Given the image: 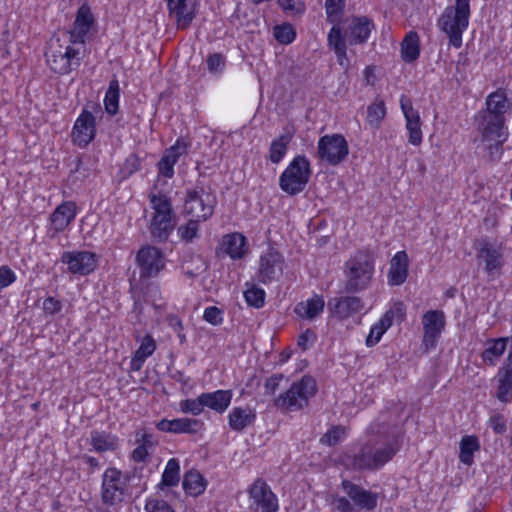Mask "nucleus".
Returning a JSON list of instances; mask_svg holds the SVG:
<instances>
[{"mask_svg":"<svg viewBox=\"0 0 512 512\" xmlns=\"http://www.w3.org/2000/svg\"><path fill=\"white\" fill-rule=\"evenodd\" d=\"M373 28V22L365 16L353 17L342 25L337 24L331 28L328 33V45L342 67L349 66L347 46L365 43Z\"/></svg>","mask_w":512,"mask_h":512,"instance_id":"f257e3e1","label":"nucleus"},{"mask_svg":"<svg viewBox=\"0 0 512 512\" xmlns=\"http://www.w3.org/2000/svg\"><path fill=\"white\" fill-rule=\"evenodd\" d=\"M46 61L52 71L66 75L78 69L86 56V45L60 37H53L49 41L46 53Z\"/></svg>","mask_w":512,"mask_h":512,"instance_id":"f03ea898","label":"nucleus"},{"mask_svg":"<svg viewBox=\"0 0 512 512\" xmlns=\"http://www.w3.org/2000/svg\"><path fill=\"white\" fill-rule=\"evenodd\" d=\"M475 121L477 123V131L480 134L477 146L478 151L487 162H498L503 155V144L508 137L505 120L478 113Z\"/></svg>","mask_w":512,"mask_h":512,"instance_id":"7ed1b4c3","label":"nucleus"},{"mask_svg":"<svg viewBox=\"0 0 512 512\" xmlns=\"http://www.w3.org/2000/svg\"><path fill=\"white\" fill-rule=\"evenodd\" d=\"M317 392V383L314 378L304 375L294 382L290 388L274 399V405L285 411H299L308 406L309 400Z\"/></svg>","mask_w":512,"mask_h":512,"instance_id":"20e7f679","label":"nucleus"},{"mask_svg":"<svg viewBox=\"0 0 512 512\" xmlns=\"http://www.w3.org/2000/svg\"><path fill=\"white\" fill-rule=\"evenodd\" d=\"M469 16V0H456L455 7L446 8L439 19L440 28L448 35L450 45L455 48L462 45V34L468 27Z\"/></svg>","mask_w":512,"mask_h":512,"instance_id":"39448f33","label":"nucleus"},{"mask_svg":"<svg viewBox=\"0 0 512 512\" xmlns=\"http://www.w3.org/2000/svg\"><path fill=\"white\" fill-rule=\"evenodd\" d=\"M398 448L393 444L373 445L367 443L352 456H348L350 464L356 470H376L390 461Z\"/></svg>","mask_w":512,"mask_h":512,"instance_id":"423d86ee","label":"nucleus"},{"mask_svg":"<svg viewBox=\"0 0 512 512\" xmlns=\"http://www.w3.org/2000/svg\"><path fill=\"white\" fill-rule=\"evenodd\" d=\"M311 173L309 160L303 155H298L280 175L279 186L288 195H297L306 188Z\"/></svg>","mask_w":512,"mask_h":512,"instance_id":"0eeeda50","label":"nucleus"},{"mask_svg":"<svg viewBox=\"0 0 512 512\" xmlns=\"http://www.w3.org/2000/svg\"><path fill=\"white\" fill-rule=\"evenodd\" d=\"M374 273V264L371 258L363 253L357 252L346 262V284L348 292H357L368 287Z\"/></svg>","mask_w":512,"mask_h":512,"instance_id":"6e6552de","label":"nucleus"},{"mask_svg":"<svg viewBox=\"0 0 512 512\" xmlns=\"http://www.w3.org/2000/svg\"><path fill=\"white\" fill-rule=\"evenodd\" d=\"M216 196L209 187L196 186L187 191L184 213L197 220H207L214 212Z\"/></svg>","mask_w":512,"mask_h":512,"instance_id":"1a4fd4ad","label":"nucleus"},{"mask_svg":"<svg viewBox=\"0 0 512 512\" xmlns=\"http://www.w3.org/2000/svg\"><path fill=\"white\" fill-rule=\"evenodd\" d=\"M349 154V146L340 134L324 135L318 141L317 156L329 165L340 164Z\"/></svg>","mask_w":512,"mask_h":512,"instance_id":"9d476101","label":"nucleus"},{"mask_svg":"<svg viewBox=\"0 0 512 512\" xmlns=\"http://www.w3.org/2000/svg\"><path fill=\"white\" fill-rule=\"evenodd\" d=\"M126 488L127 477L116 468H108L102 477V501L110 505L122 502Z\"/></svg>","mask_w":512,"mask_h":512,"instance_id":"9b49d317","label":"nucleus"},{"mask_svg":"<svg viewBox=\"0 0 512 512\" xmlns=\"http://www.w3.org/2000/svg\"><path fill=\"white\" fill-rule=\"evenodd\" d=\"M250 508L254 511L277 512L278 500L265 480L256 479L248 489Z\"/></svg>","mask_w":512,"mask_h":512,"instance_id":"f8f14e48","label":"nucleus"},{"mask_svg":"<svg viewBox=\"0 0 512 512\" xmlns=\"http://www.w3.org/2000/svg\"><path fill=\"white\" fill-rule=\"evenodd\" d=\"M136 263L140 268V277L151 278L164 269L165 256L159 248L146 245L137 252Z\"/></svg>","mask_w":512,"mask_h":512,"instance_id":"ddd939ff","label":"nucleus"},{"mask_svg":"<svg viewBox=\"0 0 512 512\" xmlns=\"http://www.w3.org/2000/svg\"><path fill=\"white\" fill-rule=\"evenodd\" d=\"M94 22L95 19L90 7L83 4L76 13V18L72 28L67 32H64L62 35H64L65 38L81 42V44L85 45L86 41L89 39Z\"/></svg>","mask_w":512,"mask_h":512,"instance_id":"4468645a","label":"nucleus"},{"mask_svg":"<svg viewBox=\"0 0 512 512\" xmlns=\"http://www.w3.org/2000/svg\"><path fill=\"white\" fill-rule=\"evenodd\" d=\"M423 344L427 349L436 345L445 328L446 320L443 311L429 310L422 316Z\"/></svg>","mask_w":512,"mask_h":512,"instance_id":"2eb2a0df","label":"nucleus"},{"mask_svg":"<svg viewBox=\"0 0 512 512\" xmlns=\"http://www.w3.org/2000/svg\"><path fill=\"white\" fill-rule=\"evenodd\" d=\"M283 258L275 250H269L264 253L259 260L257 279L266 284L277 280L283 273Z\"/></svg>","mask_w":512,"mask_h":512,"instance_id":"dca6fc26","label":"nucleus"},{"mask_svg":"<svg viewBox=\"0 0 512 512\" xmlns=\"http://www.w3.org/2000/svg\"><path fill=\"white\" fill-rule=\"evenodd\" d=\"M62 262L68 265L70 272L81 275L91 273L97 266L96 255L88 251L65 252Z\"/></svg>","mask_w":512,"mask_h":512,"instance_id":"f3484780","label":"nucleus"},{"mask_svg":"<svg viewBox=\"0 0 512 512\" xmlns=\"http://www.w3.org/2000/svg\"><path fill=\"white\" fill-rule=\"evenodd\" d=\"M342 489L346 495L353 501L354 507L372 511L377 507L378 495L369 490L354 484L349 480L342 481Z\"/></svg>","mask_w":512,"mask_h":512,"instance_id":"a211bd4d","label":"nucleus"},{"mask_svg":"<svg viewBox=\"0 0 512 512\" xmlns=\"http://www.w3.org/2000/svg\"><path fill=\"white\" fill-rule=\"evenodd\" d=\"M400 106L406 119V129L409 132L408 142L414 146H419L422 143L419 113L414 109L411 100L404 95L400 99Z\"/></svg>","mask_w":512,"mask_h":512,"instance_id":"6ab92c4d","label":"nucleus"},{"mask_svg":"<svg viewBox=\"0 0 512 512\" xmlns=\"http://www.w3.org/2000/svg\"><path fill=\"white\" fill-rule=\"evenodd\" d=\"M95 132V118L92 113L84 110L75 121L72 141L80 147H85L94 139Z\"/></svg>","mask_w":512,"mask_h":512,"instance_id":"aec40b11","label":"nucleus"},{"mask_svg":"<svg viewBox=\"0 0 512 512\" xmlns=\"http://www.w3.org/2000/svg\"><path fill=\"white\" fill-rule=\"evenodd\" d=\"M362 308V300L357 296L335 297L328 302V309L331 314L340 319H346Z\"/></svg>","mask_w":512,"mask_h":512,"instance_id":"412c9836","label":"nucleus"},{"mask_svg":"<svg viewBox=\"0 0 512 512\" xmlns=\"http://www.w3.org/2000/svg\"><path fill=\"white\" fill-rule=\"evenodd\" d=\"M486 109L479 113L487 116H495L497 119L505 120V114L511 109L512 102L507 98L504 90L498 89L489 94L486 98Z\"/></svg>","mask_w":512,"mask_h":512,"instance_id":"4be33fe9","label":"nucleus"},{"mask_svg":"<svg viewBox=\"0 0 512 512\" xmlns=\"http://www.w3.org/2000/svg\"><path fill=\"white\" fill-rule=\"evenodd\" d=\"M188 145L183 140H177L176 143L167 149L158 162L159 174L171 178L174 175V165L180 156L187 153Z\"/></svg>","mask_w":512,"mask_h":512,"instance_id":"5701e85b","label":"nucleus"},{"mask_svg":"<svg viewBox=\"0 0 512 512\" xmlns=\"http://www.w3.org/2000/svg\"><path fill=\"white\" fill-rule=\"evenodd\" d=\"M202 423L192 418L162 419L156 425L157 429L169 433L195 434L201 428Z\"/></svg>","mask_w":512,"mask_h":512,"instance_id":"b1692460","label":"nucleus"},{"mask_svg":"<svg viewBox=\"0 0 512 512\" xmlns=\"http://www.w3.org/2000/svg\"><path fill=\"white\" fill-rule=\"evenodd\" d=\"M77 207L74 202L67 201L59 205L50 216L51 228L56 232L64 231L74 220Z\"/></svg>","mask_w":512,"mask_h":512,"instance_id":"393cba45","label":"nucleus"},{"mask_svg":"<svg viewBox=\"0 0 512 512\" xmlns=\"http://www.w3.org/2000/svg\"><path fill=\"white\" fill-rule=\"evenodd\" d=\"M477 257L485 263V270L491 274L500 270L503 266V248L501 245L495 246L485 241L479 249Z\"/></svg>","mask_w":512,"mask_h":512,"instance_id":"a878e982","label":"nucleus"},{"mask_svg":"<svg viewBox=\"0 0 512 512\" xmlns=\"http://www.w3.org/2000/svg\"><path fill=\"white\" fill-rule=\"evenodd\" d=\"M497 392L496 397L502 403H508L512 400V364L507 362L499 368L496 375Z\"/></svg>","mask_w":512,"mask_h":512,"instance_id":"bb28decb","label":"nucleus"},{"mask_svg":"<svg viewBox=\"0 0 512 512\" xmlns=\"http://www.w3.org/2000/svg\"><path fill=\"white\" fill-rule=\"evenodd\" d=\"M408 255L405 251L397 252L391 259L389 271V283L391 285H401L408 276Z\"/></svg>","mask_w":512,"mask_h":512,"instance_id":"cd10ccee","label":"nucleus"},{"mask_svg":"<svg viewBox=\"0 0 512 512\" xmlns=\"http://www.w3.org/2000/svg\"><path fill=\"white\" fill-rule=\"evenodd\" d=\"M169 13L175 18L179 29H186L193 21L195 15L187 5V0H167Z\"/></svg>","mask_w":512,"mask_h":512,"instance_id":"c85d7f7f","label":"nucleus"},{"mask_svg":"<svg viewBox=\"0 0 512 512\" xmlns=\"http://www.w3.org/2000/svg\"><path fill=\"white\" fill-rule=\"evenodd\" d=\"M222 247L232 259H241L247 253L246 239L240 233L224 236Z\"/></svg>","mask_w":512,"mask_h":512,"instance_id":"c756f323","label":"nucleus"},{"mask_svg":"<svg viewBox=\"0 0 512 512\" xmlns=\"http://www.w3.org/2000/svg\"><path fill=\"white\" fill-rule=\"evenodd\" d=\"M405 306L403 303L395 304L390 310H388L380 320L373 325L375 334L383 335L388 328L393 324L394 320L402 321L405 317Z\"/></svg>","mask_w":512,"mask_h":512,"instance_id":"7c9ffc66","label":"nucleus"},{"mask_svg":"<svg viewBox=\"0 0 512 512\" xmlns=\"http://www.w3.org/2000/svg\"><path fill=\"white\" fill-rule=\"evenodd\" d=\"M325 302L322 296L315 295L305 302H300L295 306V313L304 319L312 320L323 312Z\"/></svg>","mask_w":512,"mask_h":512,"instance_id":"2f4dec72","label":"nucleus"},{"mask_svg":"<svg viewBox=\"0 0 512 512\" xmlns=\"http://www.w3.org/2000/svg\"><path fill=\"white\" fill-rule=\"evenodd\" d=\"M255 420V413L251 408L236 407L228 416L229 426L235 431H242Z\"/></svg>","mask_w":512,"mask_h":512,"instance_id":"473e14b6","label":"nucleus"},{"mask_svg":"<svg viewBox=\"0 0 512 512\" xmlns=\"http://www.w3.org/2000/svg\"><path fill=\"white\" fill-rule=\"evenodd\" d=\"M202 394L205 406L219 413L224 412L228 408L232 399L231 390H217Z\"/></svg>","mask_w":512,"mask_h":512,"instance_id":"72a5a7b5","label":"nucleus"},{"mask_svg":"<svg viewBox=\"0 0 512 512\" xmlns=\"http://www.w3.org/2000/svg\"><path fill=\"white\" fill-rule=\"evenodd\" d=\"M175 222L173 216H153L150 232L151 235L159 241L168 239L170 233L174 229Z\"/></svg>","mask_w":512,"mask_h":512,"instance_id":"f704fd0d","label":"nucleus"},{"mask_svg":"<svg viewBox=\"0 0 512 512\" xmlns=\"http://www.w3.org/2000/svg\"><path fill=\"white\" fill-rule=\"evenodd\" d=\"M156 349V342L151 335L147 334L141 341L140 347L135 351L131 360V369L138 371L145 360L151 356Z\"/></svg>","mask_w":512,"mask_h":512,"instance_id":"c9c22d12","label":"nucleus"},{"mask_svg":"<svg viewBox=\"0 0 512 512\" xmlns=\"http://www.w3.org/2000/svg\"><path fill=\"white\" fill-rule=\"evenodd\" d=\"M420 54V41L419 36L416 32L410 31L404 37L401 43V55L402 59L411 63L418 59Z\"/></svg>","mask_w":512,"mask_h":512,"instance_id":"e433bc0d","label":"nucleus"},{"mask_svg":"<svg viewBox=\"0 0 512 512\" xmlns=\"http://www.w3.org/2000/svg\"><path fill=\"white\" fill-rule=\"evenodd\" d=\"M292 137L293 133L287 131L271 142L269 148V160L272 163L277 164L282 160L287 152V148Z\"/></svg>","mask_w":512,"mask_h":512,"instance_id":"4c0bfd02","label":"nucleus"},{"mask_svg":"<svg viewBox=\"0 0 512 512\" xmlns=\"http://www.w3.org/2000/svg\"><path fill=\"white\" fill-rule=\"evenodd\" d=\"M507 338H497L488 342V347L482 352V360L485 364L495 366L498 358L506 350Z\"/></svg>","mask_w":512,"mask_h":512,"instance_id":"58836bf2","label":"nucleus"},{"mask_svg":"<svg viewBox=\"0 0 512 512\" xmlns=\"http://www.w3.org/2000/svg\"><path fill=\"white\" fill-rule=\"evenodd\" d=\"M206 482L203 476L196 470L188 471L183 479V489L189 495L196 497L204 492Z\"/></svg>","mask_w":512,"mask_h":512,"instance_id":"ea45409f","label":"nucleus"},{"mask_svg":"<svg viewBox=\"0 0 512 512\" xmlns=\"http://www.w3.org/2000/svg\"><path fill=\"white\" fill-rule=\"evenodd\" d=\"M478 449L479 443L475 436H464L460 442V461L465 465H471L473 463V454Z\"/></svg>","mask_w":512,"mask_h":512,"instance_id":"a19ab883","label":"nucleus"},{"mask_svg":"<svg viewBox=\"0 0 512 512\" xmlns=\"http://www.w3.org/2000/svg\"><path fill=\"white\" fill-rule=\"evenodd\" d=\"M150 202L154 210L153 216H173L172 205L170 199L166 195L152 194L150 195Z\"/></svg>","mask_w":512,"mask_h":512,"instance_id":"79ce46f5","label":"nucleus"},{"mask_svg":"<svg viewBox=\"0 0 512 512\" xmlns=\"http://www.w3.org/2000/svg\"><path fill=\"white\" fill-rule=\"evenodd\" d=\"M386 116V106L383 100H376L367 108V122L374 127H378L380 122Z\"/></svg>","mask_w":512,"mask_h":512,"instance_id":"37998d69","label":"nucleus"},{"mask_svg":"<svg viewBox=\"0 0 512 512\" xmlns=\"http://www.w3.org/2000/svg\"><path fill=\"white\" fill-rule=\"evenodd\" d=\"M91 444L93 448L100 453L114 450L116 447V442L113 437H110L109 435L100 432L92 433Z\"/></svg>","mask_w":512,"mask_h":512,"instance_id":"c03bdc74","label":"nucleus"},{"mask_svg":"<svg viewBox=\"0 0 512 512\" xmlns=\"http://www.w3.org/2000/svg\"><path fill=\"white\" fill-rule=\"evenodd\" d=\"M119 84L117 80H112L106 92L104 104L107 112L114 115L118 111Z\"/></svg>","mask_w":512,"mask_h":512,"instance_id":"a18cd8bd","label":"nucleus"},{"mask_svg":"<svg viewBox=\"0 0 512 512\" xmlns=\"http://www.w3.org/2000/svg\"><path fill=\"white\" fill-rule=\"evenodd\" d=\"M180 466L176 459L172 458L168 461L166 468L162 474L161 484L165 486H175L179 482Z\"/></svg>","mask_w":512,"mask_h":512,"instance_id":"49530a36","label":"nucleus"},{"mask_svg":"<svg viewBox=\"0 0 512 512\" xmlns=\"http://www.w3.org/2000/svg\"><path fill=\"white\" fill-rule=\"evenodd\" d=\"M346 436V429L341 425L333 426L321 438L320 443L327 446H335Z\"/></svg>","mask_w":512,"mask_h":512,"instance_id":"de8ad7c7","label":"nucleus"},{"mask_svg":"<svg viewBox=\"0 0 512 512\" xmlns=\"http://www.w3.org/2000/svg\"><path fill=\"white\" fill-rule=\"evenodd\" d=\"M244 297L248 305L255 308H260L265 302V292L263 289L256 286H251L244 292Z\"/></svg>","mask_w":512,"mask_h":512,"instance_id":"09e8293b","label":"nucleus"},{"mask_svg":"<svg viewBox=\"0 0 512 512\" xmlns=\"http://www.w3.org/2000/svg\"><path fill=\"white\" fill-rule=\"evenodd\" d=\"M205 407L203 394H200L196 399H186L180 402V409L184 413H191L192 415H199Z\"/></svg>","mask_w":512,"mask_h":512,"instance_id":"8fccbe9b","label":"nucleus"},{"mask_svg":"<svg viewBox=\"0 0 512 512\" xmlns=\"http://www.w3.org/2000/svg\"><path fill=\"white\" fill-rule=\"evenodd\" d=\"M296 33L291 24H283L274 28V37L281 44H289L295 39Z\"/></svg>","mask_w":512,"mask_h":512,"instance_id":"3c124183","label":"nucleus"},{"mask_svg":"<svg viewBox=\"0 0 512 512\" xmlns=\"http://www.w3.org/2000/svg\"><path fill=\"white\" fill-rule=\"evenodd\" d=\"M202 220H197L196 218L191 217V219L185 224L178 228V234L181 239L190 242L192 241L198 233V223Z\"/></svg>","mask_w":512,"mask_h":512,"instance_id":"603ef678","label":"nucleus"},{"mask_svg":"<svg viewBox=\"0 0 512 512\" xmlns=\"http://www.w3.org/2000/svg\"><path fill=\"white\" fill-rule=\"evenodd\" d=\"M344 4L345 0H326L325 8L329 21H336L338 15L344 8Z\"/></svg>","mask_w":512,"mask_h":512,"instance_id":"864d4df0","label":"nucleus"},{"mask_svg":"<svg viewBox=\"0 0 512 512\" xmlns=\"http://www.w3.org/2000/svg\"><path fill=\"white\" fill-rule=\"evenodd\" d=\"M146 512H174L172 507L164 500L150 498L145 505Z\"/></svg>","mask_w":512,"mask_h":512,"instance_id":"5fc2aeb1","label":"nucleus"},{"mask_svg":"<svg viewBox=\"0 0 512 512\" xmlns=\"http://www.w3.org/2000/svg\"><path fill=\"white\" fill-rule=\"evenodd\" d=\"M278 5L289 15L302 14L305 11L304 4L294 0H278Z\"/></svg>","mask_w":512,"mask_h":512,"instance_id":"6e6d98bb","label":"nucleus"},{"mask_svg":"<svg viewBox=\"0 0 512 512\" xmlns=\"http://www.w3.org/2000/svg\"><path fill=\"white\" fill-rule=\"evenodd\" d=\"M203 318L212 325H219L223 320L222 311L215 306L207 307L204 311Z\"/></svg>","mask_w":512,"mask_h":512,"instance_id":"4d7b16f0","label":"nucleus"},{"mask_svg":"<svg viewBox=\"0 0 512 512\" xmlns=\"http://www.w3.org/2000/svg\"><path fill=\"white\" fill-rule=\"evenodd\" d=\"M489 425L497 434H503L507 430V421L501 414H495L490 417Z\"/></svg>","mask_w":512,"mask_h":512,"instance_id":"13d9d810","label":"nucleus"},{"mask_svg":"<svg viewBox=\"0 0 512 512\" xmlns=\"http://www.w3.org/2000/svg\"><path fill=\"white\" fill-rule=\"evenodd\" d=\"M208 70L212 73L219 72L224 67V57L219 53H214L207 58Z\"/></svg>","mask_w":512,"mask_h":512,"instance_id":"bf43d9fd","label":"nucleus"},{"mask_svg":"<svg viewBox=\"0 0 512 512\" xmlns=\"http://www.w3.org/2000/svg\"><path fill=\"white\" fill-rule=\"evenodd\" d=\"M140 166V158L135 154H131L126 158L124 162L123 172L126 175H131L138 171L140 169Z\"/></svg>","mask_w":512,"mask_h":512,"instance_id":"052dcab7","label":"nucleus"},{"mask_svg":"<svg viewBox=\"0 0 512 512\" xmlns=\"http://www.w3.org/2000/svg\"><path fill=\"white\" fill-rule=\"evenodd\" d=\"M15 279V273L8 266L0 267V291L12 284Z\"/></svg>","mask_w":512,"mask_h":512,"instance_id":"680f3d73","label":"nucleus"},{"mask_svg":"<svg viewBox=\"0 0 512 512\" xmlns=\"http://www.w3.org/2000/svg\"><path fill=\"white\" fill-rule=\"evenodd\" d=\"M61 308H62L61 302L53 297H48L43 302V309L48 314L53 315V314L59 312L61 310Z\"/></svg>","mask_w":512,"mask_h":512,"instance_id":"e2e57ef3","label":"nucleus"},{"mask_svg":"<svg viewBox=\"0 0 512 512\" xmlns=\"http://www.w3.org/2000/svg\"><path fill=\"white\" fill-rule=\"evenodd\" d=\"M282 375H273L270 378H268L265 382V393L267 395L274 394L277 389L279 388V382L282 380Z\"/></svg>","mask_w":512,"mask_h":512,"instance_id":"0e129e2a","label":"nucleus"},{"mask_svg":"<svg viewBox=\"0 0 512 512\" xmlns=\"http://www.w3.org/2000/svg\"><path fill=\"white\" fill-rule=\"evenodd\" d=\"M335 505L340 512H357L354 505L346 497H338L335 500Z\"/></svg>","mask_w":512,"mask_h":512,"instance_id":"69168bd1","label":"nucleus"},{"mask_svg":"<svg viewBox=\"0 0 512 512\" xmlns=\"http://www.w3.org/2000/svg\"><path fill=\"white\" fill-rule=\"evenodd\" d=\"M147 455H148V449L146 448L145 444H140L132 452V458L136 462L144 461Z\"/></svg>","mask_w":512,"mask_h":512,"instance_id":"338daca9","label":"nucleus"},{"mask_svg":"<svg viewBox=\"0 0 512 512\" xmlns=\"http://www.w3.org/2000/svg\"><path fill=\"white\" fill-rule=\"evenodd\" d=\"M169 325L177 332L183 330L182 321L177 316L168 317Z\"/></svg>","mask_w":512,"mask_h":512,"instance_id":"774afa93","label":"nucleus"}]
</instances>
